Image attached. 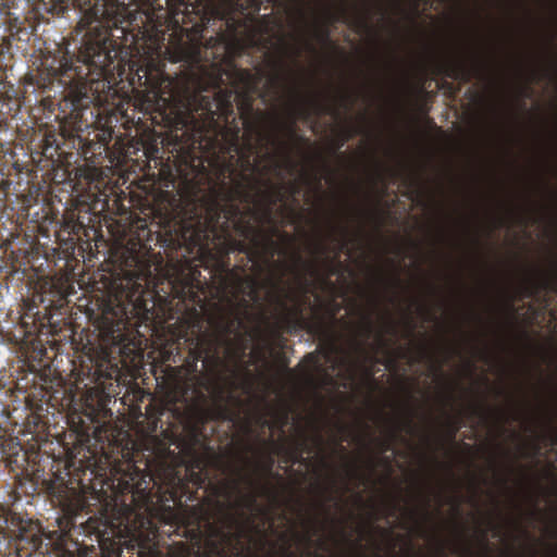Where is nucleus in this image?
I'll return each instance as SVG.
<instances>
[{"instance_id":"nucleus-1","label":"nucleus","mask_w":557,"mask_h":557,"mask_svg":"<svg viewBox=\"0 0 557 557\" xmlns=\"http://www.w3.org/2000/svg\"><path fill=\"white\" fill-rule=\"evenodd\" d=\"M222 205L212 200L205 214L190 215L175 225V242L189 252L196 250L200 256L210 255L212 245L219 240L220 259L213 275L212 299L207 294L209 286L200 282H190L181 290V299L186 305L183 323L190 333L191 344L197 358L210 357L218 346L232 350L231 335L235 324L239 323L234 314L236 308L247 309L250 302H261V289H268V298L280 320L288 326H302L306 323L305 309L307 298L284 283L287 267L274 262L280 246L274 236L276 226L270 233L249 224H236L244 239L233 238L230 223L240 214V209L231 200Z\"/></svg>"},{"instance_id":"nucleus-2","label":"nucleus","mask_w":557,"mask_h":557,"mask_svg":"<svg viewBox=\"0 0 557 557\" xmlns=\"http://www.w3.org/2000/svg\"><path fill=\"white\" fill-rule=\"evenodd\" d=\"M70 4L81 12L76 33L83 35L77 54L70 55L69 51L62 57L44 54L39 65L26 75L24 89L44 95L55 82L62 86L76 82L77 87L64 98V107L71 106L70 116L77 120L97 99L88 94V76L104 77L111 71L117 52L111 29L119 28L124 15L115 0H59L49 7L45 4V10L51 15H62ZM0 18L8 32L0 42V79H4L2 75L13 57V44L18 50L20 42L29 41L36 32L37 12L32 0H1Z\"/></svg>"},{"instance_id":"nucleus-3","label":"nucleus","mask_w":557,"mask_h":557,"mask_svg":"<svg viewBox=\"0 0 557 557\" xmlns=\"http://www.w3.org/2000/svg\"><path fill=\"white\" fill-rule=\"evenodd\" d=\"M218 91L214 94L216 110L212 111L211 102L207 101L205 109L213 116L218 114L224 119V137L228 145V150L240 156L247 168L255 170L250 162V153L253 146L250 138L247 139L248 153H242L240 136L242 127L234 116L233 96L236 92L238 98L239 119L243 121L244 128L250 134L259 133V119L262 116L260 111H255L253 95L258 90L259 78L247 69L237 67L230 62L228 69L222 70L215 78Z\"/></svg>"},{"instance_id":"nucleus-4","label":"nucleus","mask_w":557,"mask_h":557,"mask_svg":"<svg viewBox=\"0 0 557 557\" xmlns=\"http://www.w3.org/2000/svg\"><path fill=\"white\" fill-rule=\"evenodd\" d=\"M21 107L20 90L5 79H0V188L9 187V176L15 165V154L11 147L8 116Z\"/></svg>"},{"instance_id":"nucleus-5","label":"nucleus","mask_w":557,"mask_h":557,"mask_svg":"<svg viewBox=\"0 0 557 557\" xmlns=\"http://www.w3.org/2000/svg\"><path fill=\"white\" fill-rule=\"evenodd\" d=\"M21 107L20 90L5 79H0V188L9 187V176L15 165V154L11 147L8 116Z\"/></svg>"},{"instance_id":"nucleus-6","label":"nucleus","mask_w":557,"mask_h":557,"mask_svg":"<svg viewBox=\"0 0 557 557\" xmlns=\"http://www.w3.org/2000/svg\"><path fill=\"white\" fill-rule=\"evenodd\" d=\"M238 7V3L230 0V10H215V14L224 22L226 27L225 30L219 33L220 40L232 54H240L247 47V38L243 34L247 28L246 21L242 17H235L233 12ZM240 9L244 10L245 8L240 5Z\"/></svg>"},{"instance_id":"nucleus-7","label":"nucleus","mask_w":557,"mask_h":557,"mask_svg":"<svg viewBox=\"0 0 557 557\" xmlns=\"http://www.w3.org/2000/svg\"><path fill=\"white\" fill-rule=\"evenodd\" d=\"M153 481L154 485H163L166 488H174L181 484L182 479L175 472L173 468L161 467L156 473H149L141 471L136 466H133V471L129 473V480L125 481L126 488H129L134 494L149 498L151 492L149 490V483Z\"/></svg>"},{"instance_id":"nucleus-8","label":"nucleus","mask_w":557,"mask_h":557,"mask_svg":"<svg viewBox=\"0 0 557 557\" xmlns=\"http://www.w3.org/2000/svg\"><path fill=\"white\" fill-rule=\"evenodd\" d=\"M293 101L288 106V122L280 123L285 128L289 136L305 140L302 137L296 135L295 125L298 119L307 120L312 113L329 112L330 107L324 104L319 96L304 95L298 88L293 89Z\"/></svg>"},{"instance_id":"nucleus-9","label":"nucleus","mask_w":557,"mask_h":557,"mask_svg":"<svg viewBox=\"0 0 557 557\" xmlns=\"http://www.w3.org/2000/svg\"><path fill=\"white\" fill-rule=\"evenodd\" d=\"M329 24L343 21L360 30L371 29V9L367 5L363 10L355 9L352 13L347 8H342L337 13H329Z\"/></svg>"},{"instance_id":"nucleus-10","label":"nucleus","mask_w":557,"mask_h":557,"mask_svg":"<svg viewBox=\"0 0 557 557\" xmlns=\"http://www.w3.org/2000/svg\"><path fill=\"white\" fill-rule=\"evenodd\" d=\"M483 72V64L478 59L473 60L472 63L457 61L448 70V76L462 83H470L473 78H481Z\"/></svg>"},{"instance_id":"nucleus-11","label":"nucleus","mask_w":557,"mask_h":557,"mask_svg":"<svg viewBox=\"0 0 557 557\" xmlns=\"http://www.w3.org/2000/svg\"><path fill=\"white\" fill-rule=\"evenodd\" d=\"M236 478L226 481L222 488H220L221 495L227 500L231 499L234 493L239 492L240 484L246 483L249 487H256L259 483L248 473H245L243 469H236Z\"/></svg>"},{"instance_id":"nucleus-12","label":"nucleus","mask_w":557,"mask_h":557,"mask_svg":"<svg viewBox=\"0 0 557 557\" xmlns=\"http://www.w3.org/2000/svg\"><path fill=\"white\" fill-rule=\"evenodd\" d=\"M216 537L219 539V543H213V549L216 554H225L226 549L235 548V545L240 541L244 536V530H239L233 532L231 530L216 529L214 531Z\"/></svg>"},{"instance_id":"nucleus-13","label":"nucleus","mask_w":557,"mask_h":557,"mask_svg":"<svg viewBox=\"0 0 557 557\" xmlns=\"http://www.w3.org/2000/svg\"><path fill=\"white\" fill-rule=\"evenodd\" d=\"M304 363V380L307 382H314L315 377L320 374L325 373V368L321 362V358L318 352H310L302 359Z\"/></svg>"},{"instance_id":"nucleus-14","label":"nucleus","mask_w":557,"mask_h":557,"mask_svg":"<svg viewBox=\"0 0 557 557\" xmlns=\"http://www.w3.org/2000/svg\"><path fill=\"white\" fill-rule=\"evenodd\" d=\"M366 129L363 126L360 125H347L343 127L334 141L333 145V153L338 152L345 144L350 140L356 135L364 134Z\"/></svg>"},{"instance_id":"nucleus-15","label":"nucleus","mask_w":557,"mask_h":557,"mask_svg":"<svg viewBox=\"0 0 557 557\" xmlns=\"http://www.w3.org/2000/svg\"><path fill=\"white\" fill-rule=\"evenodd\" d=\"M38 313L32 314L29 312H26L21 318V326L24 330L25 336H35L38 335L41 332V329L45 326V322L38 317Z\"/></svg>"},{"instance_id":"nucleus-16","label":"nucleus","mask_w":557,"mask_h":557,"mask_svg":"<svg viewBox=\"0 0 557 557\" xmlns=\"http://www.w3.org/2000/svg\"><path fill=\"white\" fill-rule=\"evenodd\" d=\"M186 447L187 454L191 457L190 468L191 469H202V460L199 458L198 453L196 451L195 446L200 442V433L197 430H194L191 433V438Z\"/></svg>"},{"instance_id":"nucleus-17","label":"nucleus","mask_w":557,"mask_h":557,"mask_svg":"<svg viewBox=\"0 0 557 557\" xmlns=\"http://www.w3.org/2000/svg\"><path fill=\"white\" fill-rule=\"evenodd\" d=\"M312 447L308 443L307 436H301L297 438L293 444V450L290 453L293 462H298L302 460L304 454H311Z\"/></svg>"},{"instance_id":"nucleus-18","label":"nucleus","mask_w":557,"mask_h":557,"mask_svg":"<svg viewBox=\"0 0 557 557\" xmlns=\"http://www.w3.org/2000/svg\"><path fill=\"white\" fill-rule=\"evenodd\" d=\"M58 149L57 135L53 133L46 134L42 145V154L48 158H53Z\"/></svg>"},{"instance_id":"nucleus-19","label":"nucleus","mask_w":557,"mask_h":557,"mask_svg":"<svg viewBox=\"0 0 557 557\" xmlns=\"http://www.w3.org/2000/svg\"><path fill=\"white\" fill-rule=\"evenodd\" d=\"M272 143L276 144L282 149L283 154H284L285 169H287L289 171V173H294L297 169V163L290 157L289 149H288L286 143H284L277 138H273Z\"/></svg>"},{"instance_id":"nucleus-20","label":"nucleus","mask_w":557,"mask_h":557,"mask_svg":"<svg viewBox=\"0 0 557 557\" xmlns=\"http://www.w3.org/2000/svg\"><path fill=\"white\" fill-rule=\"evenodd\" d=\"M337 234H332V240L338 244L339 251H344V249L348 246V227L346 225H338L333 227Z\"/></svg>"},{"instance_id":"nucleus-21","label":"nucleus","mask_w":557,"mask_h":557,"mask_svg":"<svg viewBox=\"0 0 557 557\" xmlns=\"http://www.w3.org/2000/svg\"><path fill=\"white\" fill-rule=\"evenodd\" d=\"M208 416L213 420H222V421H225V420L232 421L233 420V413L230 411L228 408H226L223 405H218L214 410H212L211 412H208Z\"/></svg>"},{"instance_id":"nucleus-22","label":"nucleus","mask_w":557,"mask_h":557,"mask_svg":"<svg viewBox=\"0 0 557 557\" xmlns=\"http://www.w3.org/2000/svg\"><path fill=\"white\" fill-rule=\"evenodd\" d=\"M405 430L408 433H412L414 431V423H413V410L409 408L408 413L401 421V428H399L397 431L393 432V435H398V432Z\"/></svg>"},{"instance_id":"nucleus-23","label":"nucleus","mask_w":557,"mask_h":557,"mask_svg":"<svg viewBox=\"0 0 557 557\" xmlns=\"http://www.w3.org/2000/svg\"><path fill=\"white\" fill-rule=\"evenodd\" d=\"M281 189L282 187H280V189L275 193V195L273 196V198L271 199L270 201V205L264 209L263 213H262V219L264 222L267 223H271L272 222V207L278 201L282 199V193H281Z\"/></svg>"},{"instance_id":"nucleus-24","label":"nucleus","mask_w":557,"mask_h":557,"mask_svg":"<svg viewBox=\"0 0 557 557\" xmlns=\"http://www.w3.org/2000/svg\"><path fill=\"white\" fill-rule=\"evenodd\" d=\"M319 531H320V528L315 524V522H309L308 532L305 535L299 536V539L302 542L310 544L312 541V536L317 535Z\"/></svg>"},{"instance_id":"nucleus-25","label":"nucleus","mask_w":557,"mask_h":557,"mask_svg":"<svg viewBox=\"0 0 557 557\" xmlns=\"http://www.w3.org/2000/svg\"><path fill=\"white\" fill-rule=\"evenodd\" d=\"M281 540L284 542V545L281 547L282 556L283 557H296V555L290 550V543L285 533L281 535Z\"/></svg>"},{"instance_id":"nucleus-26","label":"nucleus","mask_w":557,"mask_h":557,"mask_svg":"<svg viewBox=\"0 0 557 557\" xmlns=\"http://www.w3.org/2000/svg\"><path fill=\"white\" fill-rule=\"evenodd\" d=\"M461 428V421L459 418H456L453 420L451 422V425H450V429H449V437L451 440L455 438L457 432L459 431V429Z\"/></svg>"},{"instance_id":"nucleus-27","label":"nucleus","mask_w":557,"mask_h":557,"mask_svg":"<svg viewBox=\"0 0 557 557\" xmlns=\"http://www.w3.org/2000/svg\"><path fill=\"white\" fill-rule=\"evenodd\" d=\"M542 285L545 288H549L550 290H554L557 293V274L554 276L553 280H547V278L543 280Z\"/></svg>"},{"instance_id":"nucleus-28","label":"nucleus","mask_w":557,"mask_h":557,"mask_svg":"<svg viewBox=\"0 0 557 557\" xmlns=\"http://www.w3.org/2000/svg\"><path fill=\"white\" fill-rule=\"evenodd\" d=\"M284 81V77L281 73H276L275 75H273L271 78H270V85L272 88H275L277 89L281 84L283 83Z\"/></svg>"},{"instance_id":"nucleus-29","label":"nucleus","mask_w":557,"mask_h":557,"mask_svg":"<svg viewBox=\"0 0 557 557\" xmlns=\"http://www.w3.org/2000/svg\"><path fill=\"white\" fill-rule=\"evenodd\" d=\"M363 331L367 338L373 334L374 325L370 319H367Z\"/></svg>"},{"instance_id":"nucleus-30","label":"nucleus","mask_w":557,"mask_h":557,"mask_svg":"<svg viewBox=\"0 0 557 557\" xmlns=\"http://www.w3.org/2000/svg\"><path fill=\"white\" fill-rule=\"evenodd\" d=\"M472 413L478 416V417L485 418L487 416V413H490V411L486 408H483V407H474L472 409Z\"/></svg>"},{"instance_id":"nucleus-31","label":"nucleus","mask_w":557,"mask_h":557,"mask_svg":"<svg viewBox=\"0 0 557 557\" xmlns=\"http://www.w3.org/2000/svg\"><path fill=\"white\" fill-rule=\"evenodd\" d=\"M385 319H386V324H387L386 333L395 334L396 327H395L394 322L392 321V318L389 315H386Z\"/></svg>"},{"instance_id":"nucleus-32","label":"nucleus","mask_w":557,"mask_h":557,"mask_svg":"<svg viewBox=\"0 0 557 557\" xmlns=\"http://www.w3.org/2000/svg\"><path fill=\"white\" fill-rule=\"evenodd\" d=\"M319 35L322 37V39H329L330 38V30L329 26L325 25L319 29Z\"/></svg>"},{"instance_id":"nucleus-33","label":"nucleus","mask_w":557,"mask_h":557,"mask_svg":"<svg viewBox=\"0 0 557 557\" xmlns=\"http://www.w3.org/2000/svg\"><path fill=\"white\" fill-rule=\"evenodd\" d=\"M380 445H381L382 453H386V451L391 450V444L388 441H381Z\"/></svg>"},{"instance_id":"nucleus-34","label":"nucleus","mask_w":557,"mask_h":557,"mask_svg":"<svg viewBox=\"0 0 557 557\" xmlns=\"http://www.w3.org/2000/svg\"><path fill=\"white\" fill-rule=\"evenodd\" d=\"M419 352H420L421 358H430L431 357L426 346H421L419 349Z\"/></svg>"},{"instance_id":"nucleus-35","label":"nucleus","mask_w":557,"mask_h":557,"mask_svg":"<svg viewBox=\"0 0 557 557\" xmlns=\"http://www.w3.org/2000/svg\"><path fill=\"white\" fill-rule=\"evenodd\" d=\"M292 55L294 60H297L301 55V49L300 48H293L292 49Z\"/></svg>"},{"instance_id":"nucleus-36","label":"nucleus","mask_w":557,"mask_h":557,"mask_svg":"<svg viewBox=\"0 0 557 557\" xmlns=\"http://www.w3.org/2000/svg\"><path fill=\"white\" fill-rule=\"evenodd\" d=\"M317 251L319 255H322V253H325L326 252V247L323 245V244H318L317 245Z\"/></svg>"},{"instance_id":"nucleus-37","label":"nucleus","mask_w":557,"mask_h":557,"mask_svg":"<svg viewBox=\"0 0 557 557\" xmlns=\"http://www.w3.org/2000/svg\"><path fill=\"white\" fill-rule=\"evenodd\" d=\"M351 104H352V101H351L348 97H345V98L343 99V106H344L346 109L350 108V107H351Z\"/></svg>"},{"instance_id":"nucleus-38","label":"nucleus","mask_w":557,"mask_h":557,"mask_svg":"<svg viewBox=\"0 0 557 557\" xmlns=\"http://www.w3.org/2000/svg\"><path fill=\"white\" fill-rule=\"evenodd\" d=\"M496 413H497L498 418L502 420V423H506L508 421V418L505 417L504 412L497 411Z\"/></svg>"},{"instance_id":"nucleus-39","label":"nucleus","mask_w":557,"mask_h":557,"mask_svg":"<svg viewBox=\"0 0 557 557\" xmlns=\"http://www.w3.org/2000/svg\"><path fill=\"white\" fill-rule=\"evenodd\" d=\"M96 374H98L99 376L106 377V379H111L112 377L111 373L102 374L100 369L96 370Z\"/></svg>"},{"instance_id":"nucleus-40","label":"nucleus","mask_w":557,"mask_h":557,"mask_svg":"<svg viewBox=\"0 0 557 557\" xmlns=\"http://www.w3.org/2000/svg\"><path fill=\"white\" fill-rule=\"evenodd\" d=\"M274 460L272 457L269 458L268 465H267V471H271L273 467Z\"/></svg>"},{"instance_id":"nucleus-41","label":"nucleus","mask_w":557,"mask_h":557,"mask_svg":"<svg viewBox=\"0 0 557 557\" xmlns=\"http://www.w3.org/2000/svg\"><path fill=\"white\" fill-rule=\"evenodd\" d=\"M356 349L361 354H366L361 343H356Z\"/></svg>"},{"instance_id":"nucleus-42","label":"nucleus","mask_w":557,"mask_h":557,"mask_svg":"<svg viewBox=\"0 0 557 557\" xmlns=\"http://www.w3.org/2000/svg\"><path fill=\"white\" fill-rule=\"evenodd\" d=\"M304 44H305L307 49H309L311 51L313 50V46H312V44L309 40L305 39Z\"/></svg>"},{"instance_id":"nucleus-43","label":"nucleus","mask_w":557,"mask_h":557,"mask_svg":"<svg viewBox=\"0 0 557 557\" xmlns=\"http://www.w3.org/2000/svg\"><path fill=\"white\" fill-rule=\"evenodd\" d=\"M377 10H379V13H380V15L382 16V18H384V17H385V15H386V12H385V10L383 9V7H382V5H379Z\"/></svg>"},{"instance_id":"nucleus-44","label":"nucleus","mask_w":557,"mask_h":557,"mask_svg":"<svg viewBox=\"0 0 557 557\" xmlns=\"http://www.w3.org/2000/svg\"><path fill=\"white\" fill-rule=\"evenodd\" d=\"M393 283H394L396 286H400L401 281H400V278H399L398 276H394V278H393Z\"/></svg>"},{"instance_id":"nucleus-45","label":"nucleus","mask_w":557,"mask_h":557,"mask_svg":"<svg viewBox=\"0 0 557 557\" xmlns=\"http://www.w3.org/2000/svg\"><path fill=\"white\" fill-rule=\"evenodd\" d=\"M429 506H430V499H426V500H425V517H426V518H430V513H429V511H428V507H429Z\"/></svg>"},{"instance_id":"nucleus-46","label":"nucleus","mask_w":557,"mask_h":557,"mask_svg":"<svg viewBox=\"0 0 557 557\" xmlns=\"http://www.w3.org/2000/svg\"><path fill=\"white\" fill-rule=\"evenodd\" d=\"M438 550H440V557H445V553H444V546H443V544H441V545L438 546Z\"/></svg>"},{"instance_id":"nucleus-47","label":"nucleus","mask_w":557,"mask_h":557,"mask_svg":"<svg viewBox=\"0 0 557 557\" xmlns=\"http://www.w3.org/2000/svg\"><path fill=\"white\" fill-rule=\"evenodd\" d=\"M296 262H302L301 256L299 253L294 255Z\"/></svg>"},{"instance_id":"nucleus-48","label":"nucleus","mask_w":557,"mask_h":557,"mask_svg":"<svg viewBox=\"0 0 557 557\" xmlns=\"http://www.w3.org/2000/svg\"><path fill=\"white\" fill-rule=\"evenodd\" d=\"M379 341L382 345H385V339L382 333L379 334Z\"/></svg>"},{"instance_id":"nucleus-49","label":"nucleus","mask_w":557,"mask_h":557,"mask_svg":"<svg viewBox=\"0 0 557 557\" xmlns=\"http://www.w3.org/2000/svg\"><path fill=\"white\" fill-rule=\"evenodd\" d=\"M346 468H347V472H349V473H350V472H355V469H352V466H351V465L347 463V465H346Z\"/></svg>"},{"instance_id":"nucleus-50","label":"nucleus","mask_w":557,"mask_h":557,"mask_svg":"<svg viewBox=\"0 0 557 557\" xmlns=\"http://www.w3.org/2000/svg\"><path fill=\"white\" fill-rule=\"evenodd\" d=\"M275 65L280 69H283L284 67V63L282 61H277L275 62Z\"/></svg>"},{"instance_id":"nucleus-51","label":"nucleus","mask_w":557,"mask_h":557,"mask_svg":"<svg viewBox=\"0 0 557 557\" xmlns=\"http://www.w3.org/2000/svg\"><path fill=\"white\" fill-rule=\"evenodd\" d=\"M260 421H261L262 425H268L269 424L268 421L264 418H262V417L260 418Z\"/></svg>"},{"instance_id":"nucleus-52","label":"nucleus","mask_w":557,"mask_h":557,"mask_svg":"<svg viewBox=\"0 0 557 557\" xmlns=\"http://www.w3.org/2000/svg\"><path fill=\"white\" fill-rule=\"evenodd\" d=\"M537 78V73L536 72H532V82L535 81Z\"/></svg>"},{"instance_id":"nucleus-53","label":"nucleus","mask_w":557,"mask_h":557,"mask_svg":"<svg viewBox=\"0 0 557 557\" xmlns=\"http://www.w3.org/2000/svg\"><path fill=\"white\" fill-rule=\"evenodd\" d=\"M245 350H246V347H243V348L240 349V358H243V357L245 356Z\"/></svg>"},{"instance_id":"nucleus-54","label":"nucleus","mask_w":557,"mask_h":557,"mask_svg":"<svg viewBox=\"0 0 557 557\" xmlns=\"http://www.w3.org/2000/svg\"><path fill=\"white\" fill-rule=\"evenodd\" d=\"M286 421H287V413L285 412V413L283 414V425L286 423Z\"/></svg>"},{"instance_id":"nucleus-55","label":"nucleus","mask_w":557,"mask_h":557,"mask_svg":"<svg viewBox=\"0 0 557 557\" xmlns=\"http://www.w3.org/2000/svg\"><path fill=\"white\" fill-rule=\"evenodd\" d=\"M332 113H333V115H334V116H336V117L339 115V112H338L337 110H333V111H332Z\"/></svg>"},{"instance_id":"nucleus-56","label":"nucleus","mask_w":557,"mask_h":557,"mask_svg":"<svg viewBox=\"0 0 557 557\" xmlns=\"http://www.w3.org/2000/svg\"><path fill=\"white\" fill-rule=\"evenodd\" d=\"M520 418L519 413L513 414L512 420H518Z\"/></svg>"},{"instance_id":"nucleus-57","label":"nucleus","mask_w":557,"mask_h":557,"mask_svg":"<svg viewBox=\"0 0 557 557\" xmlns=\"http://www.w3.org/2000/svg\"><path fill=\"white\" fill-rule=\"evenodd\" d=\"M265 544H267V539H265V536L263 535V536H262V546H265Z\"/></svg>"},{"instance_id":"nucleus-58","label":"nucleus","mask_w":557,"mask_h":557,"mask_svg":"<svg viewBox=\"0 0 557 557\" xmlns=\"http://www.w3.org/2000/svg\"><path fill=\"white\" fill-rule=\"evenodd\" d=\"M392 506H393V510L395 511L397 509L398 504L397 503H393Z\"/></svg>"},{"instance_id":"nucleus-59","label":"nucleus","mask_w":557,"mask_h":557,"mask_svg":"<svg viewBox=\"0 0 557 557\" xmlns=\"http://www.w3.org/2000/svg\"><path fill=\"white\" fill-rule=\"evenodd\" d=\"M250 500H251V503H252V504H255V503H256V497H255V496H251V497H250Z\"/></svg>"},{"instance_id":"nucleus-60","label":"nucleus","mask_w":557,"mask_h":557,"mask_svg":"<svg viewBox=\"0 0 557 557\" xmlns=\"http://www.w3.org/2000/svg\"><path fill=\"white\" fill-rule=\"evenodd\" d=\"M293 189H294L295 193L298 191V188H297V186L295 184H293Z\"/></svg>"},{"instance_id":"nucleus-61","label":"nucleus","mask_w":557,"mask_h":557,"mask_svg":"<svg viewBox=\"0 0 557 557\" xmlns=\"http://www.w3.org/2000/svg\"><path fill=\"white\" fill-rule=\"evenodd\" d=\"M284 237H285L286 240H290L292 239L287 234H284Z\"/></svg>"},{"instance_id":"nucleus-62","label":"nucleus","mask_w":557,"mask_h":557,"mask_svg":"<svg viewBox=\"0 0 557 557\" xmlns=\"http://www.w3.org/2000/svg\"><path fill=\"white\" fill-rule=\"evenodd\" d=\"M341 450L345 454L346 453V449L344 446H341Z\"/></svg>"},{"instance_id":"nucleus-63","label":"nucleus","mask_w":557,"mask_h":557,"mask_svg":"<svg viewBox=\"0 0 557 557\" xmlns=\"http://www.w3.org/2000/svg\"><path fill=\"white\" fill-rule=\"evenodd\" d=\"M425 535H426V531L423 530L421 536L424 537Z\"/></svg>"},{"instance_id":"nucleus-64","label":"nucleus","mask_w":557,"mask_h":557,"mask_svg":"<svg viewBox=\"0 0 557 557\" xmlns=\"http://www.w3.org/2000/svg\"><path fill=\"white\" fill-rule=\"evenodd\" d=\"M552 441L557 442V435L552 438Z\"/></svg>"}]
</instances>
